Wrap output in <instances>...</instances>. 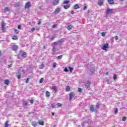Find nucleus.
Returning <instances> with one entry per match:
<instances>
[{
  "label": "nucleus",
  "instance_id": "obj_1",
  "mask_svg": "<svg viewBox=\"0 0 127 127\" xmlns=\"http://www.w3.org/2000/svg\"><path fill=\"white\" fill-rule=\"evenodd\" d=\"M110 48V46H109V44L106 43L105 44H104L102 47V49H103V50H107V48Z\"/></svg>",
  "mask_w": 127,
  "mask_h": 127
},
{
  "label": "nucleus",
  "instance_id": "obj_2",
  "mask_svg": "<svg viewBox=\"0 0 127 127\" xmlns=\"http://www.w3.org/2000/svg\"><path fill=\"white\" fill-rule=\"evenodd\" d=\"M69 101H72L73 100V97H75V93L73 92H71L69 93Z\"/></svg>",
  "mask_w": 127,
  "mask_h": 127
},
{
  "label": "nucleus",
  "instance_id": "obj_3",
  "mask_svg": "<svg viewBox=\"0 0 127 127\" xmlns=\"http://www.w3.org/2000/svg\"><path fill=\"white\" fill-rule=\"evenodd\" d=\"M11 49L13 51H16L18 49V46L16 45H13L12 46Z\"/></svg>",
  "mask_w": 127,
  "mask_h": 127
},
{
  "label": "nucleus",
  "instance_id": "obj_4",
  "mask_svg": "<svg viewBox=\"0 0 127 127\" xmlns=\"http://www.w3.org/2000/svg\"><path fill=\"white\" fill-rule=\"evenodd\" d=\"M31 7V3L29 1L26 3L25 5V8H30Z\"/></svg>",
  "mask_w": 127,
  "mask_h": 127
},
{
  "label": "nucleus",
  "instance_id": "obj_5",
  "mask_svg": "<svg viewBox=\"0 0 127 127\" xmlns=\"http://www.w3.org/2000/svg\"><path fill=\"white\" fill-rule=\"evenodd\" d=\"M1 29L2 31H5V23L4 21L1 22Z\"/></svg>",
  "mask_w": 127,
  "mask_h": 127
},
{
  "label": "nucleus",
  "instance_id": "obj_6",
  "mask_svg": "<svg viewBox=\"0 0 127 127\" xmlns=\"http://www.w3.org/2000/svg\"><path fill=\"white\" fill-rule=\"evenodd\" d=\"M113 9L107 8V9L106 10L107 14H112V13H113Z\"/></svg>",
  "mask_w": 127,
  "mask_h": 127
},
{
  "label": "nucleus",
  "instance_id": "obj_7",
  "mask_svg": "<svg viewBox=\"0 0 127 127\" xmlns=\"http://www.w3.org/2000/svg\"><path fill=\"white\" fill-rule=\"evenodd\" d=\"M91 85V82L90 81H87L85 84V87L86 89L89 88V87H90V85Z\"/></svg>",
  "mask_w": 127,
  "mask_h": 127
},
{
  "label": "nucleus",
  "instance_id": "obj_8",
  "mask_svg": "<svg viewBox=\"0 0 127 127\" xmlns=\"http://www.w3.org/2000/svg\"><path fill=\"white\" fill-rule=\"evenodd\" d=\"M90 110L91 112H98V110H97L96 109H95V107H94V106H91L90 108Z\"/></svg>",
  "mask_w": 127,
  "mask_h": 127
},
{
  "label": "nucleus",
  "instance_id": "obj_9",
  "mask_svg": "<svg viewBox=\"0 0 127 127\" xmlns=\"http://www.w3.org/2000/svg\"><path fill=\"white\" fill-rule=\"evenodd\" d=\"M60 10H61V9L60 8H56L55 11L54 12L55 14H58L60 12Z\"/></svg>",
  "mask_w": 127,
  "mask_h": 127
},
{
  "label": "nucleus",
  "instance_id": "obj_10",
  "mask_svg": "<svg viewBox=\"0 0 127 127\" xmlns=\"http://www.w3.org/2000/svg\"><path fill=\"white\" fill-rule=\"evenodd\" d=\"M103 2H104V0H99L98 1V4L101 6V5H103Z\"/></svg>",
  "mask_w": 127,
  "mask_h": 127
},
{
  "label": "nucleus",
  "instance_id": "obj_11",
  "mask_svg": "<svg viewBox=\"0 0 127 127\" xmlns=\"http://www.w3.org/2000/svg\"><path fill=\"white\" fill-rule=\"evenodd\" d=\"M4 83L5 85H9V84H10V81L8 79H5L4 81Z\"/></svg>",
  "mask_w": 127,
  "mask_h": 127
},
{
  "label": "nucleus",
  "instance_id": "obj_12",
  "mask_svg": "<svg viewBox=\"0 0 127 127\" xmlns=\"http://www.w3.org/2000/svg\"><path fill=\"white\" fill-rule=\"evenodd\" d=\"M59 3V0H54L53 4L54 5H57Z\"/></svg>",
  "mask_w": 127,
  "mask_h": 127
},
{
  "label": "nucleus",
  "instance_id": "obj_13",
  "mask_svg": "<svg viewBox=\"0 0 127 127\" xmlns=\"http://www.w3.org/2000/svg\"><path fill=\"white\" fill-rule=\"evenodd\" d=\"M107 0L109 4H114L115 3V1H114V0Z\"/></svg>",
  "mask_w": 127,
  "mask_h": 127
},
{
  "label": "nucleus",
  "instance_id": "obj_14",
  "mask_svg": "<svg viewBox=\"0 0 127 127\" xmlns=\"http://www.w3.org/2000/svg\"><path fill=\"white\" fill-rule=\"evenodd\" d=\"M74 9H78V8H80V6H79V5L78 4H75L74 5Z\"/></svg>",
  "mask_w": 127,
  "mask_h": 127
},
{
  "label": "nucleus",
  "instance_id": "obj_15",
  "mask_svg": "<svg viewBox=\"0 0 127 127\" xmlns=\"http://www.w3.org/2000/svg\"><path fill=\"white\" fill-rule=\"evenodd\" d=\"M70 90H71L70 86H67L65 89V92H70Z\"/></svg>",
  "mask_w": 127,
  "mask_h": 127
},
{
  "label": "nucleus",
  "instance_id": "obj_16",
  "mask_svg": "<svg viewBox=\"0 0 127 127\" xmlns=\"http://www.w3.org/2000/svg\"><path fill=\"white\" fill-rule=\"evenodd\" d=\"M70 5V4H67L65 5L64 6V9H68V8H69Z\"/></svg>",
  "mask_w": 127,
  "mask_h": 127
},
{
  "label": "nucleus",
  "instance_id": "obj_17",
  "mask_svg": "<svg viewBox=\"0 0 127 127\" xmlns=\"http://www.w3.org/2000/svg\"><path fill=\"white\" fill-rule=\"evenodd\" d=\"M72 28H73L72 25H69L67 26L68 30H72Z\"/></svg>",
  "mask_w": 127,
  "mask_h": 127
},
{
  "label": "nucleus",
  "instance_id": "obj_18",
  "mask_svg": "<svg viewBox=\"0 0 127 127\" xmlns=\"http://www.w3.org/2000/svg\"><path fill=\"white\" fill-rule=\"evenodd\" d=\"M46 96L48 98L50 97V92L49 91H46Z\"/></svg>",
  "mask_w": 127,
  "mask_h": 127
},
{
  "label": "nucleus",
  "instance_id": "obj_19",
  "mask_svg": "<svg viewBox=\"0 0 127 127\" xmlns=\"http://www.w3.org/2000/svg\"><path fill=\"white\" fill-rule=\"evenodd\" d=\"M38 124L40 126H44V121H39Z\"/></svg>",
  "mask_w": 127,
  "mask_h": 127
},
{
  "label": "nucleus",
  "instance_id": "obj_20",
  "mask_svg": "<svg viewBox=\"0 0 127 127\" xmlns=\"http://www.w3.org/2000/svg\"><path fill=\"white\" fill-rule=\"evenodd\" d=\"M32 125L33 126V127H37V123L35 122H33L32 123Z\"/></svg>",
  "mask_w": 127,
  "mask_h": 127
},
{
  "label": "nucleus",
  "instance_id": "obj_21",
  "mask_svg": "<svg viewBox=\"0 0 127 127\" xmlns=\"http://www.w3.org/2000/svg\"><path fill=\"white\" fill-rule=\"evenodd\" d=\"M13 40H17V39H18V38L17 37V36H15V35H14L13 37H12V38Z\"/></svg>",
  "mask_w": 127,
  "mask_h": 127
},
{
  "label": "nucleus",
  "instance_id": "obj_22",
  "mask_svg": "<svg viewBox=\"0 0 127 127\" xmlns=\"http://www.w3.org/2000/svg\"><path fill=\"white\" fill-rule=\"evenodd\" d=\"M69 2H70V0H64V2H63V3L64 4H68V3H69Z\"/></svg>",
  "mask_w": 127,
  "mask_h": 127
},
{
  "label": "nucleus",
  "instance_id": "obj_23",
  "mask_svg": "<svg viewBox=\"0 0 127 127\" xmlns=\"http://www.w3.org/2000/svg\"><path fill=\"white\" fill-rule=\"evenodd\" d=\"M44 81V78H41L40 79V81H39L40 84H42V83H43Z\"/></svg>",
  "mask_w": 127,
  "mask_h": 127
},
{
  "label": "nucleus",
  "instance_id": "obj_24",
  "mask_svg": "<svg viewBox=\"0 0 127 127\" xmlns=\"http://www.w3.org/2000/svg\"><path fill=\"white\" fill-rule=\"evenodd\" d=\"M17 78L18 79V80H20L21 78V74H19L18 75H16Z\"/></svg>",
  "mask_w": 127,
  "mask_h": 127
},
{
  "label": "nucleus",
  "instance_id": "obj_25",
  "mask_svg": "<svg viewBox=\"0 0 127 127\" xmlns=\"http://www.w3.org/2000/svg\"><path fill=\"white\" fill-rule=\"evenodd\" d=\"M9 125L8 124V121H7L5 123V127H8Z\"/></svg>",
  "mask_w": 127,
  "mask_h": 127
},
{
  "label": "nucleus",
  "instance_id": "obj_26",
  "mask_svg": "<svg viewBox=\"0 0 127 127\" xmlns=\"http://www.w3.org/2000/svg\"><path fill=\"white\" fill-rule=\"evenodd\" d=\"M101 36L105 37V36H106V32H103L101 33Z\"/></svg>",
  "mask_w": 127,
  "mask_h": 127
},
{
  "label": "nucleus",
  "instance_id": "obj_27",
  "mask_svg": "<svg viewBox=\"0 0 127 127\" xmlns=\"http://www.w3.org/2000/svg\"><path fill=\"white\" fill-rule=\"evenodd\" d=\"M87 7H88V6L87 5V4H85V6L83 7V10H86Z\"/></svg>",
  "mask_w": 127,
  "mask_h": 127
},
{
  "label": "nucleus",
  "instance_id": "obj_28",
  "mask_svg": "<svg viewBox=\"0 0 127 127\" xmlns=\"http://www.w3.org/2000/svg\"><path fill=\"white\" fill-rule=\"evenodd\" d=\"M69 69L70 72H73V70H74V67H69Z\"/></svg>",
  "mask_w": 127,
  "mask_h": 127
},
{
  "label": "nucleus",
  "instance_id": "obj_29",
  "mask_svg": "<svg viewBox=\"0 0 127 127\" xmlns=\"http://www.w3.org/2000/svg\"><path fill=\"white\" fill-rule=\"evenodd\" d=\"M96 69H95V68H94L93 67H92L91 69V72H92V73H95V71Z\"/></svg>",
  "mask_w": 127,
  "mask_h": 127
},
{
  "label": "nucleus",
  "instance_id": "obj_30",
  "mask_svg": "<svg viewBox=\"0 0 127 127\" xmlns=\"http://www.w3.org/2000/svg\"><path fill=\"white\" fill-rule=\"evenodd\" d=\"M127 118L126 117H123V118H122V121H123V122H126V121H127Z\"/></svg>",
  "mask_w": 127,
  "mask_h": 127
},
{
  "label": "nucleus",
  "instance_id": "obj_31",
  "mask_svg": "<svg viewBox=\"0 0 127 127\" xmlns=\"http://www.w3.org/2000/svg\"><path fill=\"white\" fill-rule=\"evenodd\" d=\"M45 66V65L44 64H42L40 65V69H43V68H44Z\"/></svg>",
  "mask_w": 127,
  "mask_h": 127
},
{
  "label": "nucleus",
  "instance_id": "obj_32",
  "mask_svg": "<svg viewBox=\"0 0 127 127\" xmlns=\"http://www.w3.org/2000/svg\"><path fill=\"white\" fill-rule=\"evenodd\" d=\"M15 32L16 33V34H19V31L17 29H14Z\"/></svg>",
  "mask_w": 127,
  "mask_h": 127
},
{
  "label": "nucleus",
  "instance_id": "obj_33",
  "mask_svg": "<svg viewBox=\"0 0 127 127\" xmlns=\"http://www.w3.org/2000/svg\"><path fill=\"white\" fill-rule=\"evenodd\" d=\"M64 41L63 40V39H60V40L59 41V43L61 44V43H63Z\"/></svg>",
  "mask_w": 127,
  "mask_h": 127
},
{
  "label": "nucleus",
  "instance_id": "obj_34",
  "mask_svg": "<svg viewBox=\"0 0 127 127\" xmlns=\"http://www.w3.org/2000/svg\"><path fill=\"white\" fill-rule=\"evenodd\" d=\"M22 56V57H25L26 56V52H23Z\"/></svg>",
  "mask_w": 127,
  "mask_h": 127
},
{
  "label": "nucleus",
  "instance_id": "obj_35",
  "mask_svg": "<svg viewBox=\"0 0 127 127\" xmlns=\"http://www.w3.org/2000/svg\"><path fill=\"white\" fill-rule=\"evenodd\" d=\"M52 88L53 89V90H57V86H52Z\"/></svg>",
  "mask_w": 127,
  "mask_h": 127
},
{
  "label": "nucleus",
  "instance_id": "obj_36",
  "mask_svg": "<svg viewBox=\"0 0 127 127\" xmlns=\"http://www.w3.org/2000/svg\"><path fill=\"white\" fill-rule=\"evenodd\" d=\"M119 111V109L118 108L115 109V115H117L118 114V111Z\"/></svg>",
  "mask_w": 127,
  "mask_h": 127
},
{
  "label": "nucleus",
  "instance_id": "obj_37",
  "mask_svg": "<svg viewBox=\"0 0 127 127\" xmlns=\"http://www.w3.org/2000/svg\"><path fill=\"white\" fill-rule=\"evenodd\" d=\"M51 107L53 108V109H55V108H56L55 105L52 104H51Z\"/></svg>",
  "mask_w": 127,
  "mask_h": 127
},
{
  "label": "nucleus",
  "instance_id": "obj_38",
  "mask_svg": "<svg viewBox=\"0 0 127 127\" xmlns=\"http://www.w3.org/2000/svg\"><path fill=\"white\" fill-rule=\"evenodd\" d=\"M100 105L99 103H97L96 106V109H99V108L100 107Z\"/></svg>",
  "mask_w": 127,
  "mask_h": 127
},
{
  "label": "nucleus",
  "instance_id": "obj_39",
  "mask_svg": "<svg viewBox=\"0 0 127 127\" xmlns=\"http://www.w3.org/2000/svg\"><path fill=\"white\" fill-rule=\"evenodd\" d=\"M5 10L6 11H9V8L7 7H5Z\"/></svg>",
  "mask_w": 127,
  "mask_h": 127
},
{
  "label": "nucleus",
  "instance_id": "obj_40",
  "mask_svg": "<svg viewBox=\"0 0 127 127\" xmlns=\"http://www.w3.org/2000/svg\"><path fill=\"white\" fill-rule=\"evenodd\" d=\"M53 52H56V47H53Z\"/></svg>",
  "mask_w": 127,
  "mask_h": 127
},
{
  "label": "nucleus",
  "instance_id": "obj_41",
  "mask_svg": "<svg viewBox=\"0 0 127 127\" xmlns=\"http://www.w3.org/2000/svg\"><path fill=\"white\" fill-rule=\"evenodd\" d=\"M117 74H114L113 76L114 80H116V79H117Z\"/></svg>",
  "mask_w": 127,
  "mask_h": 127
},
{
  "label": "nucleus",
  "instance_id": "obj_42",
  "mask_svg": "<svg viewBox=\"0 0 127 127\" xmlns=\"http://www.w3.org/2000/svg\"><path fill=\"white\" fill-rule=\"evenodd\" d=\"M23 106H26V105H27V102L25 101H24L23 103Z\"/></svg>",
  "mask_w": 127,
  "mask_h": 127
},
{
  "label": "nucleus",
  "instance_id": "obj_43",
  "mask_svg": "<svg viewBox=\"0 0 127 127\" xmlns=\"http://www.w3.org/2000/svg\"><path fill=\"white\" fill-rule=\"evenodd\" d=\"M30 102L31 105H33V102H34V100H33V99H31L30 100Z\"/></svg>",
  "mask_w": 127,
  "mask_h": 127
},
{
  "label": "nucleus",
  "instance_id": "obj_44",
  "mask_svg": "<svg viewBox=\"0 0 127 127\" xmlns=\"http://www.w3.org/2000/svg\"><path fill=\"white\" fill-rule=\"evenodd\" d=\"M56 65H57V64L56 63H54L53 64V67L55 68L56 67Z\"/></svg>",
  "mask_w": 127,
  "mask_h": 127
},
{
  "label": "nucleus",
  "instance_id": "obj_45",
  "mask_svg": "<svg viewBox=\"0 0 127 127\" xmlns=\"http://www.w3.org/2000/svg\"><path fill=\"white\" fill-rule=\"evenodd\" d=\"M58 107H62V104L58 103Z\"/></svg>",
  "mask_w": 127,
  "mask_h": 127
},
{
  "label": "nucleus",
  "instance_id": "obj_46",
  "mask_svg": "<svg viewBox=\"0 0 127 127\" xmlns=\"http://www.w3.org/2000/svg\"><path fill=\"white\" fill-rule=\"evenodd\" d=\"M57 26V24H54L53 25V28H55Z\"/></svg>",
  "mask_w": 127,
  "mask_h": 127
},
{
  "label": "nucleus",
  "instance_id": "obj_47",
  "mask_svg": "<svg viewBox=\"0 0 127 127\" xmlns=\"http://www.w3.org/2000/svg\"><path fill=\"white\" fill-rule=\"evenodd\" d=\"M78 92H79V93H82V88H78Z\"/></svg>",
  "mask_w": 127,
  "mask_h": 127
},
{
  "label": "nucleus",
  "instance_id": "obj_48",
  "mask_svg": "<svg viewBox=\"0 0 127 127\" xmlns=\"http://www.w3.org/2000/svg\"><path fill=\"white\" fill-rule=\"evenodd\" d=\"M18 29H21V25H18Z\"/></svg>",
  "mask_w": 127,
  "mask_h": 127
},
{
  "label": "nucleus",
  "instance_id": "obj_49",
  "mask_svg": "<svg viewBox=\"0 0 127 127\" xmlns=\"http://www.w3.org/2000/svg\"><path fill=\"white\" fill-rule=\"evenodd\" d=\"M64 71V72H68L69 70L67 69V67H65Z\"/></svg>",
  "mask_w": 127,
  "mask_h": 127
},
{
  "label": "nucleus",
  "instance_id": "obj_50",
  "mask_svg": "<svg viewBox=\"0 0 127 127\" xmlns=\"http://www.w3.org/2000/svg\"><path fill=\"white\" fill-rule=\"evenodd\" d=\"M29 82V78H27L26 80L25 83H28Z\"/></svg>",
  "mask_w": 127,
  "mask_h": 127
},
{
  "label": "nucleus",
  "instance_id": "obj_51",
  "mask_svg": "<svg viewBox=\"0 0 127 127\" xmlns=\"http://www.w3.org/2000/svg\"><path fill=\"white\" fill-rule=\"evenodd\" d=\"M62 59V55L58 57V59Z\"/></svg>",
  "mask_w": 127,
  "mask_h": 127
},
{
  "label": "nucleus",
  "instance_id": "obj_52",
  "mask_svg": "<svg viewBox=\"0 0 127 127\" xmlns=\"http://www.w3.org/2000/svg\"><path fill=\"white\" fill-rule=\"evenodd\" d=\"M53 45H54V46H56V45H57V42H54L53 43Z\"/></svg>",
  "mask_w": 127,
  "mask_h": 127
},
{
  "label": "nucleus",
  "instance_id": "obj_53",
  "mask_svg": "<svg viewBox=\"0 0 127 127\" xmlns=\"http://www.w3.org/2000/svg\"><path fill=\"white\" fill-rule=\"evenodd\" d=\"M12 66V64H8V68H10Z\"/></svg>",
  "mask_w": 127,
  "mask_h": 127
},
{
  "label": "nucleus",
  "instance_id": "obj_54",
  "mask_svg": "<svg viewBox=\"0 0 127 127\" xmlns=\"http://www.w3.org/2000/svg\"><path fill=\"white\" fill-rule=\"evenodd\" d=\"M115 39H116V40H119V36H116L115 37Z\"/></svg>",
  "mask_w": 127,
  "mask_h": 127
},
{
  "label": "nucleus",
  "instance_id": "obj_55",
  "mask_svg": "<svg viewBox=\"0 0 127 127\" xmlns=\"http://www.w3.org/2000/svg\"><path fill=\"white\" fill-rule=\"evenodd\" d=\"M38 25H40V24H41V21L39 20V22H38Z\"/></svg>",
  "mask_w": 127,
  "mask_h": 127
},
{
  "label": "nucleus",
  "instance_id": "obj_56",
  "mask_svg": "<svg viewBox=\"0 0 127 127\" xmlns=\"http://www.w3.org/2000/svg\"><path fill=\"white\" fill-rule=\"evenodd\" d=\"M31 30L32 32L34 31V30H35V28H34V27L32 28Z\"/></svg>",
  "mask_w": 127,
  "mask_h": 127
},
{
  "label": "nucleus",
  "instance_id": "obj_57",
  "mask_svg": "<svg viewBox=\"0 0 127 127\" xmlns=\"http://www.w3.org/2000/svg\"><path fill=\"white\" fill-rule=\"evenodd\" d=\"M55 37L54 36H52V38L51 39V40L53 41L54 39H55Z\"/></svg>",
  "mask_w": 127,
  "mask_h": 127
},
{
  "label": "nucleus",
  "instance_id": "obj_58",
  "mask_svg": "<svg viewBox=\"0 0 127 127\" xmlns=\"http://www.w3.org/2000/svg\"><path fill=\"white\" fill-rule=\"evenodd\" d=\"M2 55V54L1 53V51L0 50V57H1Z\"/></svg>",
  "mask_w": 127,
  "mask_h": 127
},
{
  "label": "nucleus",
  "instance_id": "obj_59",
  "mask_svg": "<svg viewBox=\"0 0 127 127\" xmlns=\"http://www.w3.org/2000/svg\"><path fill=\"white\" fill-rule=\"evenodd\" d=\"M74 13H75V11H71V14H74Z\"/></svg>",
  "mask_w": 127,
  "mask_h": 127
},
{
  "label": "nucleus",
  "instance_id": "obj_60",
  "mask_svg": "<svg viewBox=\"0 0 127 127\" xmlns=\"http://www.w3.org/2000/svg\"><path fill=\"white\" fill-rule=\"evenodd\" d=\"M106 75H107V76H108V75H109V72H106Z\"/></svg>",
  "mask_w": 127,
  "mask_h": 127
},
{
  "label": "nucleus",
  "instance_id": "obj_61",
  "mask_svg": "<svg viewBox=\"0 0 127 127\" xmlns=\"http://www.w3.org/2000/svg\"><path fill=\"white\" fill-rule=\"evenodd\" d=\"M52 116H54V113H53V112H52Z\"/></svg>",
  "mask_w": 127,
  "mask_h": 127
},
{
  "label": "nucleus",
  "instance_id": "obj_62",
  "mask_svg": "<svg viewBox=\"0 0 127 127\" xmlns=\"http://www.w3.org/2000/svg\"><path fill=\"white\" fill-rule=\"evenodd\" d=\"M45 46H44V49H45Z\"/></svg>",
  "mask_w": 127,
  "mask_h": 127
},
{
  "label": "nucleus",
  "instance_id": "obj_63",
  "mask_svg": "<svg viewBox=\"0 0 127 127\" xmlns=\"http://www.w3.org/2000/svg\"><path fill=\"white\" fill-rule=\"evenodd\" d=\"M121 1H124L125 0H120Z\"/></svg>",
  "mask_w": 127,
  "mask_h": 127
}]
</instances>
